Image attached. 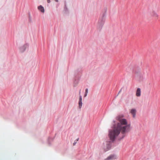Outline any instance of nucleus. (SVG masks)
<instances>
[{"mask_svg": "<svg viewBox=\"0 0 160 160\" xmlns=\"http://www.w3.org/2000/svg\"><path fill=\"white\" fill-rule=\"evenodd\" d=\"M136 110L135 109H132L130 110V112L132 115L133 117L134 118L135 116Z\"/></svg>", "mask_w": 160, "mask_h": 160, "instance_id": "obj_4", "label": "nucleus"}, {"mask_svg": "<svg viewBox=\"0 0 160 160\" xmlns=\"http://www.w3.org/2000/svg\"><path fill=\"white\" fill-rule=\"evenodd\" d=\"M80 93H81V92H80V91H79V96L80 95Z\"/></svg>", "mask_w": 160, "mask_h": 160, "instance_id": "obj_13", "label": "nucleus"}, {"mask_svg": "<svg viewBox=\"0 0 160 160\" xmlns=\"http://www.w3.org/2000/svg\"><path fill=\"white\" fill-rule=\"evenodd\" d=\"M88 89H87V88L85 90V94L84 96V97H86L87 96V94L88 93Z\"/></svg>", "mask_w": 160, "mask_h": 160, "instance_id": "obj_8", "label": "nucleus"}, {"mask_svg": "<svg viewBox=\"0 0 160 160\" xmlns=\"http://www.w3.org/2000/svg\"><path fill=\"white\" fill-rule=\"evenodd\" d=\"M117 120L118 122L113 125V129L109 131V136L110 140L112 141L120 132L122 134H125L130 130V124H128L127 120L123 118L122 116L117 117Z\"/></svg>", "mask_w": 160, "mask_h": 160, "instance_id": "obj_1", "label": "nucleus"}, {"mask_svg": "<svg viewBox=\"0 0 160 160\" xmlns=\"http://www.w3.org/2000/svg\"><path fill=\"white\" fill-rule=\"evenodd\" d=\"M55 0V1H56V2H58V0Z\"/></svg>", "mask_w": 160, "mask_h": 160, "instance_id": "obj_14", "label": "nucleus"}, {"mask_svg": "<svg viewBox=\"0 0 160 160\" xmlns=\"http://www.w3.org/2000/svg\"><path fill=\"white\" fill-rule=\"evenodd\" d=\"M50 0H47L48 3H49L50 2Z\"/></svg>", "mask_w": 160, "mask_h": 160, "instance_id": "obj_11", "label": "nucleus"}, {"mask_svg": "<svg viewBox=\"0 0 160 160\" xmlns=\"http://www.w3.org/2000/svg\"><path fill=\"white\" fill-rule=\"evenodd\" d=\"M76 143V142H75L74 143H73V145H75V144Z\"/></svg>", "mask_w": 160, "mask_h": 160, "instance_id": "obj_12", "label": "nucleus"}, {"mask_svg": "<svg viewBox=\"0 0 160 160\" xmlns=\"http://www.w3.org/2000/svg\"><path fill=\"white\" fill-rule=\"evenodd\" d=\"M78 138L77 140H76V141H78Z\"/></svg>", "mask_w": 160, "mask_h": 160, "instance_id": "obj_15", "label": "nucleus"}, {"mask_svg": "<svg viewBox=\"0 0 160 160\" xmlns=\"http://www.w3.org/2000/svg\"><path fill=\"white\" fill-rule=\"evenodd\" d=\"M82 102L79 101V108H81L82 106Z\"/></svg>", "mask_w": 160, "mask_h": 160, "instance_id": "obj_9", "label": "nucleus"}, {"mask_svg": "<svg viewBox=\"0 0 160 160\" xmlns=\"http://www.w3.org/2000/svg\"><path fill=\"white\" fill-rule=\"evenodd\" d=\"M150 15L156 19H158V13L154 10H152L149 12Z\"/></svg>", "mask_w": 160, "mask_h": 160, "instance_id": "obj_2", "label": "nucleus"}, {"mask_svg": "<svg viewBox=\"0 0 160 160\" xmlns=\"http://www.w3.org/2000/svg\"><path fill=\"white\" fill-rule=\"evenodd\" d=\"M117 158L116 156L115 155H112L108 156L105 160H113Z\"/></svg>", "mask_w": 160, "mask_h": 160, "instance_id": "obj_3", "label": "nucleus"}, {"mask_svg": "<svg viewBox=\"0 0 160 160\" xmlns=\"http://www.w3.org/2000/svg\"><path fill=\"white\" fill-rule=\"evenodd\" d=\"M38 9L42 12H44V9L43 7L42 6H40L38 7Z\"/></svg>", "mask_w": 160, "mask_h": 160, "instance_id": "obj_7", "label": "nucleus"}, {"mask_svg": "<svg viewBox=\"0 0 160 160\" xmlns=\"http://www.w3.org/2000/svg\"><path fill=\"white\" fill-rule=\"evenodd\" d=\"M104 21L102 19L99 20L98 22V25L99 27H101L104 24Z\"/></svg>", "mask_w": 160, "mask_h": 160, "instance_id": "obj_6", "label": "nucleus"}, {"mask_svg": "<svg viewBox=\"0 0 160 160\" xmlns=\"http://www.w3.org/2000/svg\"><path fill=\"white\" fill-rule=\"evenodd\" d=\"M79 101L82 102V98L81 95L79 96Z\"/></svg>", "mask_w": 160, "mask_h": 160, "instance_id": "obj_10", "label": "nucleus"}, {"mask_svg": "<svg viewBox=\"0 0 160 160\" xmlns=\"http://www.w3.org/2000/svg\"><path fill=\"white\" fill-rule=\"evenodd\" d=\"M141 89L140 88H138L136 91V96L137 97H140L141 96Z\"/></svg>", "mask_w": 160, "mask_h": 160, "instance_id": "obj_5", "label": "nucleus"}]
</instances>
